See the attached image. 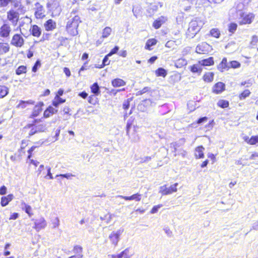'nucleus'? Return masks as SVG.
<instances>
[{"instance_id":"1","label":"nucleus","mask_w":258,"mask_h":258,"mask_svg":"<svg viewBox=\"0 0 258 258\" xmlns=\"http://www.w3.org/2000/svg\"><path fill=\"white\" fill-rule=\"evenodd\" d=\"M204 24L203 21L198 18L191 20L189 23L188 28L186 32L188 37H194L200 31Z\"/></svg>"},{"instance_id":"2","label":"nucleus","mask_w":258,"mask_h":258,"mask_svg":"<svg viewBox=\"0 0 258 258\" xmlns=\"http://www.w3.org/2000/svg\"><path fill=\"white\" fill-rule=\"evenodd\" d=\"M81 22L79 16H75L68 21L67 25V30L71 35L76 36L78 34L77 29Z\"/></svg>"},{"instance_id":"3","label":"nucleus","mask_w":258,"mask_h":258,"mask_svg":"<svg viewBox=\"0 0 258 258\" xmlns=\"http://www.w3.org/2000/svg\"><path fill=\"white\" fill-rule=\"evenodd\" d=\"M123 232V229H120L116 231L112 232L109 235V239L112 245L114 246L117 245L120 240V236Z\"/></svg>"},{"instance_id":"4","label":"nucleus","mask_w":258,"mask_h":258,"mask_svg":"<svg viewBox=\"0 0 258 258\" xmlns=\"http://www.w3.org/2000/svg\"><path fill=\"white\" fill-rule=\"evenodd\" d=\"M24 44V39L20 34H14L11 40V44L17 47H21Z\"/></svg>"},{"instance_id":"5","label":"nucleus","mask_w":258,"mask_h":258,"mask_svg":"<svg viewBox=\"0 0 258 258\" xmlns=\"http://www.w3.org/2000/svg\"><path fill=\"white\" fill-rule=\"evenodd\" d=\"M177 183H174L169 187H167L166 185H164L160 187L159 192L161 193L162 195L171 194L172 193L175 192L177 191Z\"/></svg>"},{"instance_id":"6","label":"nucleus","mask_w":258,"mask_h":258,"mask_svg":"<svg viewBox=\"0 0 258 258\" xmlns=\"http://www.w3.org/2000/svg\"><path fill=\"white\" fill-rule=\"evenodd\" d=\"M12 29L8 24H4L0 28V36L3 38H7L9 36Z\"/></svg>"},{"instance_id":"7","label":"nucleus","mask_w":258,"mask_h":258,"mask_svg":"<svg viewBox=\"0 0 258 258\" xmlns=\"http://www.w3.org/2000/svg\"><path fill=\"white\" fill-rule=\"evenodd\" d=\"M7 18L13 24L16 25L18 21L19 15L18 12L11 10L8 12Z\"/></svg>"},{"instance_id":"8","label":"nucleus","mask_w":258,"mask_h":258,"mask_svg":"<svg viewBox=\"0 0 258 258\" xmlns=\"http://www.w3.org/2000/svg\"><path fill=\"white\" fill-rule=\"evenodd\" d=\"M36 10L35 12V16L37 19H42L45 17V10L42 5L37 3L35 4Z\"/></svg>"},{"instance_id":"9","label":"nucleus","mask_w":258,"mask_h":258,"mask_svg":"<svg viewBox=\"0 0 258 258\" xmlns=\"http://www.w3.org/2000/svg\"><path fill=\"white\" fill-rule=\"evenodd\" d=\"M46 226L47 222L43 217L36 220L34 223V228L37 231L45 228Z\"/></svg>"},{"instance_id":"10","label":"nucleus","mask_w":258,"mask_h":258,"mask_svg":"<svg viewBox=\"0 0 258 258\" xmlns=\"http://www.w3.org/2000/svg\"><path fill=\"white\" fill-rule=\"evenodd\" d=\"M210 45L206 42L199 44L196 47V52L200 54L206 53L208 52Z\"/></svg>"},{"instance_id":"11","label":"nucleus","mask_w":258,"mask_h":258,"mask_svg":"<svg viewBox=\"0 0 258 258\" xmlns=\"http://www.w3.org/2000/svg\"><path fill=\"white\" fill-rule=\"evenodd\" d=\"M218 69L221 72H223L225 70H228L230 67L229 66V63H227L226 58H223L222 61L218 66Z\"/></svg>"},{"instance_id":"12","label":"nucleus","mask_w":258,"mask_h":258,"mask_svg":"<svg viewBox=\"0 0 258 258\" xmlns=\"http://www.w3.org/2000/svg\"><path fill=\"white\" fill-rule=\"evenodd\" d=\"M225 90V84L222 82L216 83L213 87V92L216 94H219Z\"/></svg>"},{"instance_id":"13","label":"nucleus","mask_w":258,"mask_h":258,"mask_svg":"<svg viewBox=\"0 0 258 258\" xmlns=\"http://www.w3.org/2000/svg\"><path fill=\"white\" fill-rule=\"evenodd\" d=\"M56 23L52 19L47 20L44 24L45 30L47 31H52L56 28Z\"/></svg>"},{"instance_id":"14","label":"nucleus","mask_w":258,"mask_h":258,"mask_svg":"<svg viewBox=\"0 0 258 258\" xmlns=\"http://www.w3.org/2000/svg\"><path fill=\"white\" fill-rule=\"evenodd\" d=\"M254 15L252 13L243 16L242 20L241 22L242 24H250L254 19Z\"/></svg>"},{"instance_id":"15","label":"nucleus","mask_w":258,"mask_h":258,"mask_svg":"<svg viewBox=\"0 0 258 258\" xmlns=\"http://www.w3.org/2000/svg\"><path fill=\"white\" fill-rule=\"evenodd\" d=\"M167 21V18L164 16H161L156 19L153 24V26L155 29H159L161 25Z\"/></svg>"},{"instance_id":"16","label":"nucleus","mask_w":258,"mask_h":258,"mask_svg":"<svg viewBox=\"0 0 258 258\" xmlns=\"http://www.w3.org/2000/svg\"><path fill=\"white\" fill-rule=\"evenodd\" d=\"M205 148L202 146H200L197 147L195 149V156L197 159L203 158L204 157V151Z\"/></svg>"},{"instance_id":"17","label":"nucleus","mask_w":258,"mask_h":258,"mask_svg":"<svg viewBox=\"0 0 258 258\" xmlns=\"http://www.w3.org/2000/svg\"><path fill=\"white\" fill-rule=\"evenodd\" d=\"M10 48V45L8 43L0 42V56L9 52Z\"/></svg>"},{"instance_id":"18","label":"nucleus","mask_w":258,"mask_h":258,"mask_svg":"<svg viewBox=\"0 0 258 258\" xmlns=\"http://www.w3.org/2000/svg\"><path fill=\"white\" fill-rule=\"evenodd\" d=\"M30 30L31 34L35 37H38L41 34V30L40 28L36 25H33Z\"/></svg>"},{"instance_id":"19","label":"nucleus","mask_w":258,"mask_h":258,"mask_svg":"<svg viewBox=\"0 0 258 258\" xmlns=\"http://www.w3.org/2000/svg\"><path fill=\"white\" fill-rule=\"evenodd\" d=\"M189 69L192 73H197L199 75H200L202 72V68L199 62L190 66Z\"/></svg>"},{"instance_id":"20","label":"nucleus","mask_w":258,"mask_h":258,"mask_svg":"<svg viewBox=\"0 0 258 258\" xmlns=\"http://www.w3.org/2000/svg\"><path fill=\"white\" fill-rule=\"evenodd\" d=\"M200 64H201V66H211L214 64V61L213 60V58L210 57L207 59H204L199 61Z\"/></svg>"},{"instance_id":"21","label":"nucleus","mask_w":258,"mask_h":258,"mask_svg":"<svg viewBox=\"0 0 258 258\" xmlns=\"http://www.w3.org/2000/svg\"><path fill=\"white\" fill-rule=\"evenodd\" d=\"M57 112V109L54 108L51 106L48 107L44 112V116L45 117H49L52 114L56 113Z\"/></svg>"},{"instance_id":"22","label":"nucleus","mask_w":258,"mask_h":258,"mask_svg":"<svg viewBox=\"0 0 258 258\" xmlns=\"http://www.w3.org/2000/svg\"><path fill=\"white\" fill-rule=\"evenodd\" d=\"M22 209L29 215V217L32 216L33 215L32 213V209L30 206L27 205L24 202L21 204Z\"/></svg>"},{"instance_id":"23","label":"nucleus","mask_w":258,"mask_h":258,"mask_svg":"<svg viewBox=\"0 0 258 258\" xmlns=\"http://www.w3.org/2000/svg\"><path fill=\"white\" fill-rule=\"evenodd\" d=\"M43 105L42 102H40L38 104L35 106L32 115L33 117H36L42 111L41 107Z\"/></svg>"},{"instance_id":"24","label":"nucleus","mask_w":258,"mask_h":258,"mask_svg":"<svg viewBox=\"0 0 258 258\" xmlns=\"http://www.w3.org/2000/svg\"><path fill=\"white\" fill-rule=\"evenodd\" d=\"M9 88L4 85H0V99L4 98L9 93Z\"/></svg>"},{"instance_id":"25","label":"nucleus","mask_w":258,"mask_h":258,"mask_svg":"<svg viewBox=\"0 0 258 258\" xmlns=\"http://www.w3.org/2000/svg\"><path fill=\"white\" fill-rule=\"evenodd\" d=\"M112 85L114 87L123 86L125 85V82L120 79H115L112 81Z\"/></svg>"},{"instance_id":"26","label":"nucleus","mask_w":258,"mask_h":258,"mask_svg":"<svg viewBox=\"0 0 258 258\" xmlns=\"http://www.w3.org/2000/svg\"><path fill=\"white\" fill-rule=\"evenodd\" d=\"M157 40L154 38L148 40L145 47V49L149 50H151V46L155 45L157 43Z\"/></svg>"},{"instance_id":"27","label":"nucleus","mask_w":258,"mask_h":258,"mask_svg":"<svg viewBox=\"0 0 258 258\" xmlns=\"http://www.w3.org/2000/svg\"><path fill=\"white\" fill-rule=\"evenodd\" d=\"M34 101L32 100H29L26 101H21L18 105V107L24 109L27 107L28 105H33Z\"/></svg>"},{"instance_id":"28","label":"nucleus","mask_w":258,"mask_h":258,"mask_svg":"<svg viewBox=\"0 0 258 258\" xmlns=\"http://www.w3.org/2000/svg\"><path fill=\"white\" fill-rule=\"evenodd\" d=\"M92 93L95 95H98L100 93V88L97 83H94L90 87Z\"/></svg>"},{"instance_id":"29","label":"nucleus","mask_w":258,"mask_h":258,"mask_svg":"<svg viewBox=\"0 0 258 258\" xmlns=\"http://www.w3.org/2000/svg\"><path fill=\"white\" fill-rule=\"evenodd\" d=\"M214 74L212 72L206 73L203 76V79L205 82H211L214 79Z\"/></svg>"},{"instance_id":"30","label":"nucleus","mask_w":258,"mask_h":258,"mask_svg":"<svg viewBox=\"0 0 258 258\" xmlns=\"http://www.w3.org/2000/svg\"><path fill=\"white\" fill-rule=\"evenodd\" d=\"M122 258H131L133 253L130 251V248H125L123 251L120 252Z\"/></svg>"},{"instance_id":"31","label":"nucleus","mask_w":258,"mask_h":258,"mask_svg":"<svg viewBox=\"0 0 258 258\" xmlns=\"http://www.w3.org/2000/svg\"><path fill=\"white\" fill-rule=\"evenodd\" d=\"M64 101L65 100H63L61 98L58 97V95H56L52 102V105L55 107H57L60 104L64 102Z\"/></svg>"},{"instance_id":"32","label":"nucleus","mask_w":258,"mask_h":258,"mask_svg":"<svg viewBox=\"0 0 258 258\" xmlns=\"http://www.w3.org/2000/svg\"><path fill=\"white\" fill-rule=\"evenodd\" d=\"M112 29L109 27H106L102 32V38H105L108 37L111 34Z\"/></svg>"},{"instance_id":"33","label":"nucleus","mask_w":258,"mask_h":258,"mask_svg":"<svg viewBox=\"0 0 258 258\" xmlns=\"http://www.w3.org/2000/svg\"><path fill=\"white\" fill-rule=\"evenodd\" d=\"M210 35L216 38H218L220 37V32L218 29L217 28H213L211 30L210 32Z\"/></svg>"},{"instance_id":"34","label":"nucleus","mask_w":258,"mask_h":258,"mask_svg":"<svg viewBox=\"0 0 258 258\" xmlns=\"http://www.w3.org/2000/svg\"><path fill=\"white\" fill-rule=\"evenodd\" d=\"M186 63L187 61L185 59L180 58L176 60L175 66L177 68H181L182 66H185Z\"/></svg>"},{"instance_id":"35","label":"nucleus","mask_w":258,"mask_h":258,"mask_svg":"<svg viewBox=\"0 0 258 258\" xmlns=\"http://www.w3.org/2000/svg\"><path fill=\"white\" fill-rule=\"evenodd\" d=\"M156 74L157 76L165 77L167 75V72L165 69L163 68H159L156 71Z\"/></svg>"},{"instance_id":"36","label":"nucleus","mask_w":258,"mask_h":258,"mask_svg":"<svg viewBox=\"0 0 258 258\" xmlns=\"http://www.w3.org/2000/svg\"><path fill=\"white\" fill-rule=\"evenodd\" d=\"M229 66L230 67V68L237 69L240 67L241 64L237 61L233 60L229 63Z\"/></svg>"},{"instance_id":"37","label":"nucleus","mask_w":258,"mask_h":258,"mask_svg":"<svg viewBox=\"0 0 258 258\" xmlns=\"http://www.w3.org/2000/svg\"><path fill=\"white\" fill-rule=\"evenodd\" d=\"M26 67L24 66H20L16 70V74L18 75H20L22 74H24L26 73Z\"/></svg>"},{"instance_id":"38","label":"nucleus","mask_w":258,"mask_h":258,"mask_svg":"<svg viewBox=\"0 0 258 258\" xmlns=\"http://www.w3.org/2000/svg\"><path fill=\"white\" fill-rule=\"evenodd\" d=\"M73 252L75 254L77 255H83L82 247L79 245H76L74 247Z\"/></svg>"},{"instance_id":"39","label":"nucleus","mask_w":258,"mask_h":258,"mask_svg":"<svg viewBox=\"0 0 258 258\" xmlns=\"http://www.w3.org/2000/svg\"><path fill=\"white\" fill-rule=\"evenodd\" d=\"M217 105L219 107L224 108L228 106L229 102L227 101L224 100H220L218 102Z\"/></svg>"},{"instance_id":"40","label":"nucleus","mask_w":258,"mask_h":258,"mask_svg":"<svg viewBox=\"0 0 258 258\" xmlns=\"http://www.w3.org/2000/svg\"><path fill=\"white\" fill-rule=\"evenodd\" d=\"M237 25L236 23H230L228 26V31L231 34H233L236 30Z\"/></svg>"},{"instance_id":"41","label":"nucleus","mask_w":258,"mask_h":258,"mask_svg":"<svg viewBox=\"0 0 258 258\" xmlns=\"http://www.w3.org/2000/svg\"><path fill=\"white\" fill-rule=\"evenodd\" d=\"M171 147L173 148L174 149V151H173L174 154V156H176L177 155L176 152L179 151V149H178L179 147V146L178 145V143L176 142L173 143L171 144Z\"/></svg>"},{"instance_id":"42","label":"nucleus","mask_w":258,"mask_h":258,"mask_svg":"<svg viewBox=\"0 0 258 258\" xmlns=\"http://www.w3.org/2000/svg\"><path fill=\"white\" fill-rule=\"evenodd\" d=\"M250 92L248 90H244L240 95V99L241 100L245 99L246 97L249 96Z\"/></svg>"},{"instance_id":"43","label":"nucleus","mask_w":258,"mask_h":258,"mask_svg":"<svg viewBox=\"0 0 258 258\" xmlns=\"http://www.w3.org/2000/svg\"><path fill=\"white\" fill-rule=\"evenodd\" d=\"M109 56H108V54L106 55L104 58H103V61H102V64L100 65V67H98L97 68H103L104 66H106V65H108L109 64V62H108V57Z\"/></svg>"},{"instance_id":"44","label":"nucleus","mask_w":258,"mask_h":258,"mask_svg":"<svg viewBox=\"0 0 258 258\" xmlns=\"http://www.w3.org/2000/svg\"><path fill=\"white\" fill-rule=\"evenodd\" d=\"M141 199V195L139 194H136L130 196L131 200H135L136 201H140Z\"/></svg>"},{"instance_id":"45","label":"nucleus","mask_w":258,"mask_h":258,"mask_svg":"<svg viewBox=\"0 0 258 258\" xmlns=\"http://www.w3.org/2000/svg\"><path fill=\"white\" fill-rule=\"evenodd\" d=\"M52 224L53 228H56L59 226V220L58 217H56L54 220H52Z\"/></svg>"},{"instance_id":"46","label":"nucleus","mask_w":258,"mask_h":258,"mask_svg":"<svg viewBox=\"0 0 258 258\" xmlns=\"http://www.w3.org/2000/svg\"><path fill=\"white\" fill-rule=\"evenodd\" d=\"M155 103L152 101L151 99H146L143 102V104L146 106H153L154 105Z\"/></svg>"},{"instance_id":"47","label":"nucleus","mask_w":258,"mask_h":258,"mask_svg":"<svg viewBox=\"0 0 258 258\" xmlns=\"http://www.w3.org/2000/svg\"><path fill=\"white\" fill-rule=\"evenodd\" d=\"M162 207V205H158L154 206L150 211L151 213V214L156 213L158 212V210Z\"/></svg>"},{"instance_id":"48","label":"nucleus","mask_w":258,"mask_h":258,"mask_svg":"<svg viewBox=\"0 0 258 258\" xmlns=\"http://www.w3.org/2000/svg\"><path fill=\"white\" fill-rule=\"evenodd\" d=\"M73 176H74V175L72 173H67V174L56 175L55 177H61L66 178L67 179H71V177H73Z\"/></svg>"},{"instance_id":"49","label":"nucleus","mask_w":258,"mask_h":258,"mask_svg":"<svg viewBox=\"0 0 258 258\" xmlns=\"http://www.w3.org/2000/svg\"><path fill=\"white\" fill-rule=\"evenodd\" d=\"M40 66H41L40 61L39 60H37L36 61L34 66L32 68V71L33 72H36L37 71L38 68L40 67Z\"/></svg>"},{"instance_id":"50","label":"nucleus","mask_w":258,"mask_h":258,"mask_svg":"<svg viewBox=\"0 0 258 258\" xmlns=\"http://www.w3.org/2000/svg\"><path fill=\"white\" fill-rule=\"evenodd\" d=\"M177 154L181 156L183 158H184L186 156L187 153L185 150L183 149H179L178 154Z\"/></svg>"},{"instance_id":"51","label":"nucleus","mask_w":258,"mask_h":258,"mask_svg":"<svg viewBox=\"0 0 258 258\" xmlns=\"http://www.w3.org/2000/svg\"><path fill=\"white\" fill-rule=\"evenodd\" d=\"M9 203V202L8 201V200L6 199V198H5V197H3L1 198V204L2 207L6 206L7 205H8Z\"/></svg>"},{"instance_id":"52","label":"nucleus","mask_w":258,"mask_h":258,"mask_svg":"<svg viewBox=\"0 0 258 258\" xmlns=\"http://www.w3.org/2000/svg\"><path fill=\"white\" fill-rule=\"evenodd\" d=\"M11 0H0V7H6Z\"/></svg>"},{"instance_id":"53","label":"nucleus","mask_w":258,"mask_h":258,"mask_svg":"<svg viewBox=\"0 0 258 258\" xmlns=\"http://www.w3.org/2000/svg\"><path fill=\"white\" fill-rule=\"evenodd\" d=\"M119 50V47L117 46H116L113 48L110 52L108 54V56H111L114 54H115L117 53L118 50Z\"/></svg>"},{"instance_id":"54","label":"nucleus","mask_w":258,"mask_h":258,"mask_svg":"<svg viewBox=\"0 0 258 258\" xmlns=\"http://www.w3.org/2000/svg\"><path fill=\"white\" fill-rule=\"evenodd\" d=\"M111 219H112V215L110 214L106 215L104 217V218H103L101 217V219L102 220L106 219V222L107 224L109 223L110 222Z\"/></svg>"},{"instance_id":"55","label":"nucleus","mask_w":258,"mask_h":258,"mask_svg":"<svg viewBox=\"0 0 258 258\" xmlns=\"http://www.w3.org/2000/svg\"><path fill=\"white\" fill-rule=\"evenodd\" d=\"M150 90V88L148 87L144 88L142 90L138 91L137 94L138 95H142L144 93H145L146 92L149 91Z\"/></svg>"},{"instance_id":"56","label":"nucleus","mask_w":258,"mask_h":258,"mask_svg":"<svg viewBox=\"0 0 258 258\" xmlns=\"http://www.w3.org/2000/svg\"><path fill=\"white\" fill-rule=\"evenodd\" d=\"M35 126L36 128H37V132H41L45 130V126L43 125H39Z\"/></svg>"},{"instance_id":"57","label":"nucleus","mask_w":258,"mask_h":258,"mask_svg":"<svg viewBox=\"0 0 258 258\" xmlns=\"http://www.w3.org/2000/svg\"><path fill=\"white\" fill-rule=\"evenodd\" d=\"M7 190V187L5 185L2 186L0 188V195H4L6 194Z\"/></svg>"},{"instance_id":"58","label":"nucleus","mask_w":258,"mask_h":258,"mask_svg":"<svg viewBox=\"0 0 258 258\" xmlns=\"http://www.w3.org/2000/svg\"><path fill=\"white\" fill-rule=\"evenodd\" d=\"M36 133H37V128H36L35 126H32V128L30 131L29 135L30 136H32V135H33L34 134H35Z\"/></svg>"},{"instance_id":"59","label":"nucleus","mask_w":258,"mask_h":258,"mask_svg":"<svg viewBox=\"0 0 258 258\" xmlns=\"http://www.w3.org/2000/svg\"><path fill=\"white\" fill-rule=\"evenodd\" d=\"M108 258H122L121 253L118 254H109L108 255Z\"/></svg>"},{"instance_id":"60","label":"nucleus","mask_w":258,"mask_h":258,"mask_svg":"<svg viewBox=\"0 0 258 258\" xmlns=\"http://www.w3.org/2000/svg\"><path fill=\"white\" fill-rule=\"evenodd\" d=\"M257 42H258V37L255 35L253 36L252 37L251 42V44H255Z\"/></svg>"},{"instance_id":"61","label":"nucleus","mask_w":258,"mask_h":258,"mask_svg":"<svg viewBox=\"0 0 258 258\" xmlns=\"http://www.w3.org/2000/svg\"><path fill=\"white\" fill-rule=\"evenodd\" d=\"M130 106V102L128 100L125 101L123 103V108L124 109H127Z\"/></svg>"},{"instance_id":"62","label":"nucleus","mask_w":258,"mask_h":258,"mask_svg":"<svg viewBox=\"0 0 258 258\" xmlns=\"http://www.w3.org/2000/svg\"><path fill=\"white\" fill-rule=\"evenodd\" d=\"M208 120V117H202V118H200L197 121V123H199V124H200L202 122H206Z\"/></svg>"},{"instance_id":"63","label":"nucleus","mask_w":258,"mask_h":258,"mask_svg":"<svg viewBox=\"0 0 258 258\" xmlns=\"http://www.w3.org/2000/svg\"><path fill=\"white\" fill-rule=\"evenodd\" d=\"M18 216L19 215L18 213H14L11 215L10 220H15L18 218Z\"/></svg>"},{"instance_id":"64","label":"nucleus","mask_w":258,"mask_h":258,"mask_svg":"<svg viewBox=\"0 0 258 258\" xmlns=\"http://www.w3.org/2000/svg\"><path fill=\"white\" fill-rule=\"evenodd\" d=\"M252 229L258 230V220L252 224Z\"/></svg>"}]
</instances>
